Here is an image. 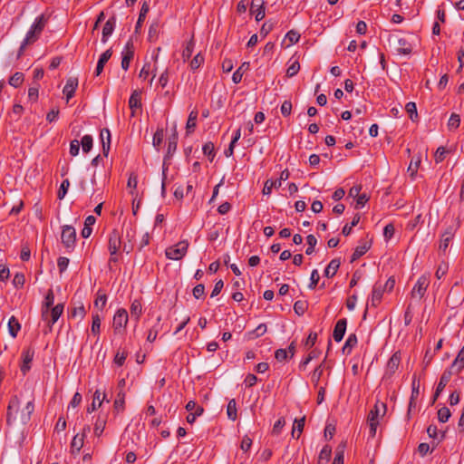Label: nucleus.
Returning a JSON list of instances; mask_svg holds the SVG:
<instances>
[{"instance_id":"nucleus-49","label":"nucleus","mask_w":464,"mask_h":464,"mask_svg":"<svg viewBox=\"0 0 464 464\" xmlns=\"http://www.w3.org/2000/svg\"><path fill=\"white\" fill-rule=\"evenodd\" d=\"M105 425H106V420L104 418L98 417V419L94 424V434L96 436L100 437L105 429Z\"/></svg>"},{"instance_id":"nucleus-52","label":"nucleus","mask_w":464,"mask_h":464,"mask_svg":"<svg viewBox=\"0 0 464 464\" xmlns=\"http://www.w3.org/2000/svg\"><path fill=\"white\" fill-rule=\"evenodd\" d=\"M41 34L36 33L32 27L27 32L25 38L24 39V44H31L34 43L40 36Z\"/></svg>"},{"instance_id":"nucleus-55","label":"nucleus","mask_w":464,"mask_h":464,"mask_svg":"<svg viewBox=\"0 0 464 464\" xmlns=\"http://www.w3.org/2000/svg\"><path fill=\"white\" fill-rule=\"evenodd\" d=\"M92 333L93 334H99L101 331V318L98 314L92 315Z\"/></svg>"},{"instance_id":"nucleus-47","label":"nucleus","mask_w":464,"mask_h":464,"mask_svg":"<svg viewBox=\"0 0 464 464\" xmlns=\"http://www.w3.org/2000/svg\"><path fill=\"white\" fill-rule=\"evenodd\" d=\"M344 445H339L335 451V456L332 464H343Z\"/></svg>"},{"instance_id":"nucleus-43","label":"nucleus","mask_w":464,"mask_h":464,"mask_svg":"<svg viewBox=\"0 0 464 464\" xmlns=\"http://www.w3.org/2000/svg\"><path fill=\"white\" fill-rule=\"evenodd\" d=\"M405 110L407 113L409 114L410 119L414 121L418 119V112H417V107L415 102H409L406 106Z\"/></svg>"},{"instance_id":"nucleus-63","label":"nucleus","mask_w":464,"mask_h":464,"mask_svg":"<svg viewBox=\"0 0 464 464\" xmlns=\"http://www.w3.org/2000/svg\"><path fill=\"white\" fill-rule=\"evenodd\" d=\"M448 269H449V265L448 263L446 262H441L437 270H436V273H435V276L438 279H440L441 277H443L446 273L448 272Z\"/></svg>"},{"instance_id":"nucleus-32","label":"nucleus","mask_w":464,"mask_h":464,"mask_svg":"<svg viewBox=\"0 0 464 464\" xmlns=\"http://www.w3.org/2000/svg\"><path fill=\"white\" fill-rule=\"evenodd\" d=\"M177 144H178V133L176 131V128H174L173 134L169 138V143H168V151L166 157H171L172 154L177 150Z\"/></svg>"},{"instance_id":"nucleus-12","label":"nucleus","mask_w":464,"mask_h":464,"mask_svg":"<svg viewBox=\"0 0 464 464\" xmlns=\"http://www.w3.org/2000/svg\"><path fill=\"white\" fill-rule=\"evenodd\" d=\"M401 353L395 352L391 358L389 359L387 365H386V371H385V376L391 377L399 368V365L401 363Z\"/></svg>"},{"instance_id":"nucleus-18","label":"nucleus","mask_w":464,"mask_h":464,"mask_svg":"<svg viewBox=\"0 0 464 464\" xmlns=\"http://www.w3.org/2000/svg\"><path fill=\"white\" fill-rule=\"evenodd\" d=\"M100 139L102 147V153L105 157L108 156L111 149V132L108 129H102L100 133Z\"/></svg>"},{"instance_id":"nucleus-22","label":"nucleus","mask_w":464,"mask_h":464,"mask_svg":"<svg viewBox=\"0 0 464 464\" xmlns=\"http://www.w3.org/2000/svg\"><path fill=\"white\" fill-rule=\"evenodd\" d=\"M250 68V63L248 62H244L237 70L232 75V81L234 83H239L242 81V77L245 72L248 71Z\"/></svg>"},{"instance_id":"nucleus-8","label":"nucleus","mask_w":464,"mask_h":464,"mask_svg":"<svg viewBox=\"0 0 464 464\" xmlns=\"http://www.w3.org/2000/svg\"><path fill=\"white\" fill-rule=\"evenodd\" d=\"M128 323V313L125 309H119L112 320V326L115 332H121V329L125 328Z\"/></svg>"},{"instance_id":"nucleus-45","label":"nucleus","mask_w":464,"mask_h":464,"mask_svg":"<svg viewBox=\"0 0 464 464\" xmlns=\"http://www.w3.org/2000/svg\"><path fill=\"white\" fill-rule=\"evenodd\" d=\"M308 308L306 301L298 300L294 304V311L298 315H303Z\"/></svg>"},{"instance_id":"nucleus-50","label":"nucleus","mask_w":464,"mask_h":464,"mask_svg":"<svg viewBox=\"0 0 464 464\" xmlns=\"http://www.w3.org/2000/svg\"><path fill=\"white\" fill-rule=\"evenodd\" d=\"M464 369V362H458V359L452 362L451 365L447 368V371H450L451 374H459Z\"/></svg>"},{"instance_id":"nucleus-41","label":"nucleus","mask_w":464,"mask_h":464,"mask_svg":"<svg viewBox=\"0 0 464 464\" xmlns=\"http://www.w3.org/2000/svg\"><path fill=\"white\" fill-rule=\"evenodd\" d=\"M24 79V73L17 72L10 77L8 83L13 87L17 88L23 83Z\"/></svg>"},{"instance_id":"nucleus-37","label":"nucleus","mask_w":464,"mask_h":464,"mask_svg":"<svg viewBox=\"0 0 464 464\" xmlns=\"http://www.w3.org/2000/svg\"><path fill=\"white\" fill-rule=\"evenodd\" d=\"M125 404V394L122 392H120L117 394V398L114 401L113 408L117 412L124 411Z\"/></svg>"},{"instance_id":"nucleus-34","label":"nucleus","mask_w":464,"mask_h":464,"mask_svg":"<svg viewBox=\"0 0 464 464\" xmlns=\"http://www.w3.org/2000/svg\"><path fill=\"white\" fill-rule=\"evenodd\" d=\"M452 375L453 374H451L450 371L445 370L443 372V373L440 376V382L437 385V389H439V392H442L444 390L446 385L450 381Z\"/></svg>"},{"instance_id":"nucleus-24","label":"nucleus","mask_w":464,"mask_h":464,"mask_svg":"<svg viewBox=\"0 0 464 464\" xmlns=\"http://www.w3.org/2000/svg\"><path fill=\"white\" fill-rule=\"evenodd\" d=\"M383 292L384 290L381 285H375L373 286L371 298V304L372 306H377L381 303Z\"/></svg>"},{"instance_id":"nucleus-31","label":"nucleus","mask_w":464,"mask_h":464,"mask_svg":"<svg viewBox=\"0 0 464 464\" xmlns=\"http://www.w3.org/2000/svg\"><path fill=\"white\" fill-rule=\"evenodd\" d=\"M332 455V448L328 445H325L320 451L318 457V464H327L331 459Z\"/></svg>"},{"instance_id":"nucleus-5","label":"nucleus","mask_w":464,"mask_h":464,"mask_svg":"<svg viewBox=\"0 0 464 464\" xmlns=\"http://www.w3.org/2000/svg\"><path fill=\"white\" fill-rule=\"evenodd\" d=\"M429 284H430V279H429L428 276L423 275V276H420L419 279L417 280L415 285L412 288L411 296L419 297L420 299L422 298L426 293Z\"/></svg>"},{"instance_id":"nucleus-25","label":"nucleus","mask_w":464,"mask_h":464,"mask_svg":"<svg viewBox=\"0 0 464 464\" xmlns=\"http://www.w3.org/2000/svg\"><path fill=\"white\" fill-rule=\"evenodd\" d=\"M305 422V417H303L299 420L295 419L294 421L293 430H292V437L295 439H299L300 435L303 432Z\"/></svg>"},{"instance_id":"nucleus-61","label":"nucleus","mask_w":464,"mask_h":464,"mask_svg":"<svg viewBox=\"0 0 464 464\" xmlns=\"http://www.w3.org/2000/svg\"><path fill=\"white\" fill-rule=\"evenodd\" d=\"M203 63H204V57L201 55L200 53H198L191 60V62H190V68L192 70H196V69L199 68Z\"/></svg>"},{"instance_id":"nucleus-59","label":"nucleus","mask_w":464,"mask_h":464,"mask_svg":"<svg viewBox=\"0 0 464 464\" xmlns=\"http://www.w3.org/2000/svg\"><path fill=\"white\" fill-rule=\"evenodd\" d=\"M25 283L24 275L23 273H16L13 278V285L16 288H22Z\"/></svg>"},{"instance_id":"nucleus-62","label":"nucleus","mask_w":464,"mask_h":464,"mask_svg":"<svg viewBox=\"0 0 464 464\" xmlns=\"http://www.w3.org/2000/svg\"><path fill=\"white\" fill-rule=\"evenodd\" d=\"M285 39L288 40L289 45L296 44L300 39V34L295 30H290L286 34Z\"/></svg>"},{"instance_id":"nucleus-11","label":"nucleus","mask_w":464,"mask_h":464,"mask_svg":"<svg viewBox=\"0 0 464 464\" xmlns=\"http://www.w3.org/2000/svg\"><path fill=\"white\" fill-rule=\"evenodd\" d=\"M34 357V349L32 347H28L24 349L22 353L23 363L21 365V372L24 375L27 373V372L31 369V362H33Z\"/></svg>"},{"instance_id":"nucleus-6","label":"nucleus","mask_w":464,"mask_h":464,"mask_svg":"<svg viewBox=\"0 0 464 464\" xmlns=\"http://www.w3.org/2000/svg\"><path fill=\"white\" fill-rule=\"evenodd\" d=\"M121 54V68L124 71H127L130 67V61L134 57V44L130 39L126 43L125 48Z\"/></svg>"},{"instance_id":"nucleus-21","label":"nucleus","mask_w":464,"mask_h":464,"mask_svg":"<svg viewBox=\"0 0 464 464\" xmlns=\"http://www.w3.org/2000/svg\"><path fill=\"white\" fill-rule=\"evenodd\" d=\"M198 111L193 110L190 111L187 124H186V133L187 135L190 134L192 131H194L196 126H197V119H198Z\"/></svg>"},{"instance_id":"nucleus-54","label":"nucleus","mask_w":464,"mask_h":464,"mask_svg":"<svg viewBox=\"0 0 464 464\" xmlns=\"http://www.w3.org/2000/svg\"><path fill=\"white\" fill-rule=\"evenodd\" d=\"M107 303V296L105 294H102L101 291L97 292V296L94 301V305L99 307L101 310L104 308Z\"/></svg>"},{"instance_id":"nucleus-29","label":"nucleus","mask_w":464,"mask_h":464,"mask_svg":"<svg viewBox=\"0 0 464 464\" xmlns=\"http://www.w3.org/2000/svg\"><path fill=\"white\" fill-rule=\"evenodd\" d=\"M149 10H150V6L148 5L147 2H144L141 5V8H140V14H139V18H138V21L136 23V26H135V31L136 32H139V30L141 28L142 26V24L145 20V17L147 15V14L149 13Z\"/></svg>"},{"instance_id":"nucleus-33","label":"nucleus","mask_w":464,"mask_h":464,"mask_svg":"<svg viewBox=\"0 0 464 464\" xmlns=\"http://www.w3.org/2000/svg\"><path fill=\"white\" fill-rule=\"evenodd\" d=\"M20 329H21L20 323L14 316H12L8 321V331H9L10 335L14 338L16 337Z\"/></svg>"},{"instance_id":"nucleus-64","label":"nucleus","mask_w":464,"mask_h":464,"mask_svg":"<svg viewBox=\"0 0 464 464\" xmlns=\"http://www.w3.org/2000/svg\"><path fill=\"white\" fill-rule=\"evenodd\" d=\"M300 70V64L297 61H295L292 64H290L286 70V75L288 77H293L298 73Z\"/></svg>"},{"instance_id":"nucleus-53","label":"nucleus","mask_w":464,"mask_h":464,"mask_svg":"<svg viewBox=\"0 0 464 464\" xmlns=\"http://www.w3.org/2000/svg\"><path fill=\"white\" fill-rule=\"evenodd\" d=\"M164 138V131L162 129L157 130V131L153 135L152 144L153 146L159 150Z\"/></svg>"},{"instance_id":"nucleus-3","label":"nucleus","mask_w":464,"mask_h":464,"mask_svg":"<svg viewBox=\"0 0 464 464\" xmlns=\"http://www.w3.org/2000/svg\"><path fill=\"white\" fill-rule=\"evenodd\" d=\"M188 247V243L187 241H180L166 249V257L171 260H180L186 255Z\"/></svg>"},{"instance_id":"nucleus-58","label":"nucleus","mask_w":464,"mask_h":464,"mask_svg":"<svg viewBox=\"0 0 464 464\" xmlns=\"http://www.w3.org/2000/svg\"><path fill=\"white\" fill-rule=\"evenodd\" d=\"M85 314H86V310L82 304H81L77 307H74L71 313L72 317H79L81 320L84 318Z\"/></svg>"},{"instance_id":"nucleus-60","label":"nucleus","mask_w":464,"mask_h":464,"mask_svg":"<svg viewBox=\"0 0 464 464\" xmlns=\"http://www.w3.org/2000/svg\"><path fill=\"white\" fill-rule=\"evenodd\" d=\"M69 186H70L69 179H64L62 182V184L59 188L58 193H57V197L59 199H63L65 197V195L68 191Z\"/></svg>"},{"instance_id":"nucleus-46","label":"nucleus","mask_w":464,"mask_h":464,"mask_svg":"<svg viewBox=\"0 0 464 464\" xmlns=\"http://www.w3.org/2000/svg\"><path fill=\"white\" fill-rule=\"evenodd\" d=\"M92 142H93V140H92V137L91 135L87 134V135H84L82 138V140H81L80 144L82 145V150L85 153L89 152L92 150Z\"/></svg>"},{"instance_id":"nucleus-51","label":"nucleus","mask_w":464,"mask_h":464,"mask_svg":"<svg viewBox=\"0 0 464 464\" xmlns=\"http://www.w3.org/2000/svg\"><path fill=\"white\" fill-rule=\"evenodd\" d=\"M83 437H84L83 434L82 436H79V434H77L73 437L72 443H71V447H72V450H76L77 452H79L81 450V449L83 446Z\"/></svg>"},{"instance_id":"nucleus-48","label":"nucleus","mask_w":464,"mask_h":464,"mask_svg":"<svg viewBox=\"0 0 464 464\" xmlns=\"http://www.w3.org/2000/svg\"><path fill=\"white\" fill-rule=\"evenodd\" d=\"M360 214H355L353 218V221L351 222V225H348L346 224L343 227V230H342V233L344 235V236H349L352 232V228L353 227H355L359 221H360Z\"/></svg>"},{"instance_id":"nucleus-14","label":"nucleus","mask_w":464,"mask_h":464,"mask_svg":"<svg viewBox=\"0 0 464 464\" xmlns=\"http://www.w3.org/2000/svg\"><path fill=\"white\" fill-rule=\"evenodd\" d=\"M455 234V229L453 227H449L446 228V230L442 233L440 237V241L439 245V250L442 252H446L447 248L449 247V245L450 241L452 240Z\"/></svg>"},{"instance_id":"nucleus-36","label":"nucleus","mask_w":464,"mask_h":464,"mask_svg":"<svg viewBox=\"0 0 464 464\" xmlns=\"http://www.w3.org/2000/svg\"><path fill=\"white\" fill-rule=\"evenodd\" d=\"M46 22H47V19L44 17V14H41L40 16H38L35 19L34 23L33 24V25L31 27L34 30H35L36 33L41 34L45 27Z\"/></svg>"},{"instance_id":"nucleus-15","label":"nucleus","mask_w":464,"mask_h":464,"mask_svg":"<svg viewBox=\"0 0 464 464\" xmlns=\"http://www.w3.org/2000/svg\"><path fill=\"white\" fill-rule=\"evenodd\" d=\"M346 327H347V319L346 318H342L337 321V323L335 324L334 332H333V337L335 342L339 343L343 340V338L345 334Z\"/></svg>"},{"instance_id":"nucleus-7","label":"nucleus","mask_w":464,"mask_h":464,"mask_svg":"<svg viewBox=\"0 0 464 464\" xmlns=\"http://www.w3.org/2000/svg\"><path fill=\"white\" fill-rule=\"evenodd\" d=\"M64 309V304L63 303L57 304L49 310V315L47 319H43V321L46 322L49 327V331L52 330L53 324H54L60 316L63 314Z\"/></svg>"},{"instance_id":"nucleus-38","label":"nucleus","mask_w":464,"mask_h":464,"mask_svg":"<svg viewBox=\"0 0 464 464\" xmlns=\"http://www.w3.org/2000/svg\"><path fill=\"white\" fill-rule=\"evenodd\" d=\"M142 313V305L139 300H134L130 305V314L138 321Z\"/></svg>"},{"instance_id":"nucleus-1","label":"nucleus","mask_w":464,"mask_h":464,"mask_svg":"<svg viewBox=\"0 0 464 464\" xmlns=\"http://www.w3.org/2000/svg\"><path fill=\"white\" fill-rule=\"evenodd\" d=\"M386 412V404L385 403H375L373 408L370 411L368 414V423L370 426V435L374 437L376 434L377 426L379 425L380 417L384 416Z\"/></svg>"},{"instance_id":"nucleus-26","label":"nucleus","mask_w":464,"mask_h":464,"mask_svg":"<svg viewBox=\"0 0 464 464\" xmlns=\"http://www.w3.org/2000/svg\"><path fill=\"white\" fill-rule=\"evenodd\" d=\"M358 343L357 336L355 334H351L346 339L344 345L343 347V353L346 354H350L353 348L356 346Z\"/></svg>"},{"instance_id":"nucleus-17","label":"nucleus","mask_w":464,"mask_h":464,"mask_svg":"<svg viewBox=\"0 0 464 464\" xmlns=\"http://www.w3.org/2000/svg\"><path fill=\"white\" fill-rule=\"evenodd\" d=\"M116 24V17L112 15L107 20L102 28V42L106 43L108 38L111 35Z\"/></svg>"},{"instance_id":"nucleus-19","label":"nucleus","mask_w":464,"mask_h":464,"mask_svg":"<svg viewBox=\"0 0 464 464\" xmlns=\"http://www.w3.org/2000/svg\"><path fill=\"white\" fill-rule=\"evenodd\" d=\"M372 242L371 241H363L355 247L352 256H351V262H354L357 259H359L361 256H362L366 252L371 248Z\"/></svg>"},{"instance_id":"nucleus-57","label":"nucleus","mask_w":464,"mask_h":464,"mask_svg":"<svg viewBox=\"0 0 464 464\" xmlns=\"http://www.w3.org/2000/svg\"><path fill=\"white\" fill-rule=\"evenodd\" d=\"M460 124V117L459 114L452 113L448 121V127L450 130L459 128Z\"/></svg>"},{"instance_id":"nucleus-13","label":"nucleus","mask_w":464,"mask_h":464,"mask_svg":"<svg viewBox=\"0 0 464 464\" xmlns=\"http://www.w3.org/2000/svg\"><path fill=\"white\" fill-rule=\"evenodd\" d=\"M54 295L53 289H49L42 304L41 316L42 319H47L49 310L53 307Z\"/></svg>"},{"instance_id":"nucleus-16","label":"nucleus","mask_w":464,"mask_h":464,"mask_svg":"<svg viewBox=\"0 0 464 464\" xmlns=\"http://www.w3.org/2000/svg\"><path fill=\"white\" fill-rule=\"evenodd\" d=\"M20 407V399L17 395H14L8 404L7 407V414H6V420L8 423L11 422L12 419H14L13 416L14 413H16Z\"/></svg>"},{"instance_id":"nucleus-30","label":"nucleus","mask_w":464,"mask_h":464,"mask_svg":"<svg viewBox=\"0 0 464 464\" xmlns=\"http://www.w3.org/2000/svg\"><path fill=\"white\" fill-rule=\"evenodd\" d=\"M34 411V406L33 401H29L25 407L23 409L21 413V420L23 423H26L29 421L32 413Z\"/></svg>"},{"instance_id":"nucleus-10","label":"nucleus","mask_w":464,"mask_h":464,"mask_svg":"<svg viewBox=\"0 0 464 464\" xmlns=\"http://www.w3.org/2000/svg\"><path fill=\"white\" fill-rule=\"evenodd\" d=\"M78 78L77 77H69L66 81V83L63 87V93L66 97V102L74 96L75 92L78 88Z\"/></svg>"},{"instance_id":"nucleus-27","label":"nucleus","mask_w":464,"mask_h":464,"mask_svg":"<svg viewBox=\"0 0 464 464\" xmlns=\"http://www.w3.org/2000/svg\"><path fill=\"white\" fill-rule=\"evenodd\" d=\"M340 264H341V262L339 259L331 260V262L328 264V266L324 269V276L328 278L333 277L338 271Z\"/></svg>"},{"instance_id":"nucleus-42","label":"nucleus","mask_w":464,"mask_h":464,"mask_svg":"<svg viewBox=\"0 0 464 464\" xmlns=\"http://www.w3.org/2000/svg\"><path fill=\"white\" fill-rule=\"evenodd\" d=\"M194 46H195V43H194V40L193 39H190L185 48L183 49L182 51V59L184 61H187L188 59L190 58V56L192 55L193 53V51H194Z\"/></svg>"},{"instance_id":"nucleus-28","label":"nucleus","mask_w":464,"mask_h":464,"mask_svg":"<svg viewBox=\"0 0 464 464\" xmlns=\"http://www.w3.org/2000/svg\"><path fill=\"white\" fill-rule=\"evenodd\" d=\"M106 395L103 394L102 398V393L99 390H97L93 394V401L90 407H88L87 411L89 413L94 411L97 408L101 407L102 401L105 399Z\"/></svg>"},{"instance_id":"nucleus-35","label":"nucleus","mask_w":464,"mask_h":464,"mask_svg":"<svg viewBox=\"0 0 464 464\" xmlns=\"http://www.w3.org/2000/svg\"><path fill=\"white\" fill-rule=\"evenodd\" d=\"M227 414L229 420H236L237 418V403L235 399H232L228 401L227 407Z\"/></svg>"},{"instance_id":"nucleus-20","label":"nucleus","mask_w":464,"mask_h":464,"mask_svg":"<svg viewBox=\"0 0 464 464\" xmlns=\"http://www.w3.org/2000/svg\"><path fill=\"white\" fill-rule=\"evenodd\" d=\"M111 55H112V51L111 48L102 53V55L100 56L99 60H98L96 70H95V74L97 76L102 72L104 65L110 60Z\"/></svg>"},{"instance_id":"nucleus-56","label":"nucleus","mask_w":464,"mask_h":464,"mask_svg":"<svg viewBox=\"0 0 464 464\" xmlns=\"http://www.w3.org/2000/svg\"><path fill=\"white\" fill-rule=\"evenodd\" d=\"M450 415V411L447 407H442L438 411V419L440 422L448 421Z\"/></svg>"},{"instance_id":"nucleus-39","label":"nucleus","mask_w":464,"mask_h":464,"mask_svg":"<svg viewBox=\"0 0 464 464\" xmlns=\"http://www.w3.org/2000/svg\"><path fill=\"white\" fill-rule=\"evenodd\" d=\"M281 187L280 180H272L267 179L265 182L264 188H263V194L264 195H270L272 192L273 188H279Z\"/></svg>"},{"instance_id":"nucleus-9","label":"nucleus","mask_w":464,"mask_h":464,"mask_svg":"<svg viewBox=\"0 0 464 464\" xmlns=\"http://www.w3.org/2000/svg\"><path fill=\"white\" fill-rule=\"evenodd\" d=\"M121 235L117 229H113L109 237L108 249L111 256H115L121 247Z\"/></svg>"},{"instance_id":"nucleus-44","label":"nucleus","mask_w":464,"mask_h":464,"mask_svg":"<svg viewBox=\"0 0 464 464\" xmlns=\"http://www.w3.org/2000/svg\"><path fill=\"white\" fill-rule=\"evenodd\" d=\"M420 158H417L416 160L415 159H412L411 160V163L408 167V173L410 174V176L413 179L416 174H417V171H418V169L420 167Z\"/></svg>"},{"instance_id":"nucleus-2","label":"nucleus","mask_w":464,"mask_h":464,"mask_svg":"<svg viewBox=\"0 0 464 464\" xmlns=\"http://www.w3.org/2000/svg\"><path fill=\"white\" fill-rule=\"evenodd\" d=\"M388 42L391 45H393L400 54L408 55L412 52V47L408 41L401 37L399 34H392L388 37Z\"/></svg>"},{"instance_id":"nucleus-4","label":"nucleus","mask_w":464,"mask_h":464,"mask_svg":"<svg viewBox=\"0 0 464 464\" xmlns=\"http://www.w3.org/2000/svg\"><path fill=\"white\" fill-rule=\"evenodd\" d=\"M61 240L64 247L68 249V251H72L75 246L76 241V231L75 229L69 225H65L62 227V235Z\"/></svg>"},{"instance_id":"nucleus-23","label":"nucleus","mask_w":464,"mask_h":464,"mask_svg":"<svg viewBox=\"0 0 464 464\" xmlns=\"http://www.w3.org/2000/svg\"><path fill=\"white\" fill-rule=\"evenodd\" d=\"M129 106L132 110L131 115L134 116V110L141 107L140 92L135 90L129 99Z\"/></svg>"},{"instance_id":"nucleus-40","label":"nucleus","mask_w":464,"mask_h":464,"mask_svg":"<svg viewBox=\"0 0 464 464\" xmlns=\"http://www.w3.org/2000/svg\"><path fill=\"white\" fill-rule=\"evenodd\" d=\"M204 155L208 156L209 160L212 161L216 156L215 146L211 141L206 142L202 148Z\"/></svg>"}]
</instances>
